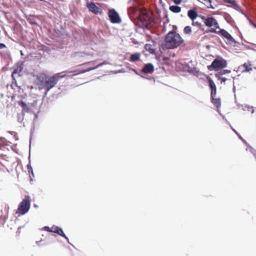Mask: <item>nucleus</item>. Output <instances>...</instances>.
Returning a JSON list of instances; mask_svg holds the SVG:
<instances>
[{
    "label": "nucleus",
    "instance_id": "14",
    "mask_svg": "<svg viewBox=\"0 0 256 256\" xmlns=\"http://www.w3.org/2000/svg\"><path fill=\"white\" fill-rule=\"evenodd\" d=\"M215 96H213L210 97L211 102L217 108H220L221 106V100L220 98H215Z\"/></svg>",
    "mask_w": 256,
    "mask_h": 256
},
{
    "label": "nucleus",
    "instance_id": "35",
    "mask_svg": "<svg viewBox=\"0 0 256 256\" xmlns=\"http://www.w3.org/2000/svg\"><path fill=\"white\" fill-rule=\"evenodd\" d=\"M40 1H44V0H40Z\"/></svg>",
    "mask_w": 256,
    "mask_h": 256
},
{
    "label": "nucleus",
    "instance_id": "17",
    "mask_svg": "<svg viewBox=\"0 0 256 256\" xmlns=\"http://www.w3.org/2000/svg\"><path fill=\"white\" fill-rule=\"evenodd\" d=\"M140 54L139 52H136L132 54L130 58V60L132 62H134L139 60Z\"/></svg>",
    "mask_w": 256,
    "mask_h": 256
},
{
    "label": "nucleus",
    "instance_id": "31",
    "mask_svg": "<svg viewBox=\"0 0 256 256\" xmlns=\"http://www.w3.org/2000/svg\"><path fill=\"white\" fill-rule=\"evenodd\" d=\"M79 54V52H76L74 54V56H78Z\"/></svg>",
    "mask_w": 256,
    "mask_h": 256
},
{
    "label": "nucleus",
    "instance_id": "29",
    "mask_svg": "<svg viewBox=\"0 0 256 256\" xmlns=\"http://www.w3.org/2000/svg\"><path fill=\"white\" fill-rule=\"evenodd\" d=\"M101 65H102V64H98V66H94L92 68H90V70H92V69H94V68H97L98 66H101Z\"/></svg>",
    "mask_w": 256,
    "mask_h": 256
},
{
    "label": "nucleus",
    "instance_id": "5",
    "mask_svg": "<svg viewBox=\"0 0 256 256\" xmlns=\"http://www.w3.org/2000/svg\"><path fill=\"white\" fill-rule=\"evenodd\" d=\"M227 66V62L226 60L224 59L221 56H218L212 62L211 65L208 66V68L210 70H218L219 69H222Z\"/></svg>",
    "mask_w": 256,
    "mask_h": 256
},
{
    "label": "nucleus",
    "instance_id": "11",
    "mask_svg": "<svg viewBox=\"0 0 256 256\" xmlns=\"http://www.w3.org/2000/svg\"><path fill=\"white\" fill-rule=\"evenodd\" d=\"M51 232L58 234V235L64 237L66 240H68L67 236L64 233L62 229L57 226H54L51 228Z\"/></svg>",
    "mask_w": 256,
    "mask_h": 256
},
{
    "label": "nucleus",
    "instance_id": "34",
    "mask_svg": "<svg viewBox=\"0 0 256 256\" xmlns=\"http://www.w3.org/2000/svg\"><path fill=\"white\" fill-rule=\"evenodd\" d=\"M92 64V62H88V64H89V65H90L91 64Z\"/></svg>",
    "mask_w": 256,
    "mask_h": 256
},
{
    "label": "nucleus",
    "instance_id": "21",
    "mask_svg": "<svg viewBox=\"0 0 256 256\" xmlns=\"http://www.w3.org/2000/svg\"><path fill=\"white\" fill-rule=\"evenodd\" d=\"M184 32L186 34H190L192 32V28L190 26H186L184 28Z\"/></svg>",
    "mask_w": 256,
    "mask_h": 256
},
{
    "label": "nucleus",
    "instance_id": "19",
    "mask_svg": "<svg viewBox=\"0 0 256 256\" xmlns=\"http://www.w3.org/2000/svg\"><path fill=\"white\" fill-rule=\"evenodd\" d=\"M170 10L174 13H178L181 11V8L178 6H172L170 7Z\"/></svg>",
    "mask_w": 256,
    "mask_h": 256
},
{
    "label": "nucleus",
    "instance_id": "3",
    "mask_svg": "<svg viewBox=\"0 0 256 256\" xmlns=\"http://www.w3.org/2000/svg\"><path fill=\"white\" fill-rule=\"evenodd\" d=\"M138 17L142 25L147 28H150L154 26V18L152 12L146 9H142Z\"/></svg>",
    "mask_w": 256,
    "mask_h": 256
},
{
    "label": "nucleus",
    "instance_id": "4",
    "mask_svg": "<svg viewBox=\"0 0 256 256\" xmlns=\"http://www.w3.org/2000/svg\"><path fill=\"white\" fill-rule=\"evenodd\" d=\"M201 18L205 25L209 28L208 30L206 31V32L214 33V30L218 31L220 28L219 24L214 18L212 16L206 17L202 16Z\"/></svg>",
    "mask_w": 256,
    "mask_h": 256
},
{
    "label": "nucleus",
    "instance_id": "25",
    "mask_svg": "<svg viewBox=\"0 0 256 256\" xmlns=\"http://www.w3.org/2000/svg\"><path fill=\"white\" fill-rule=\"evenodd\" d=\"M42 229L46 231L51 232V228H49L48 226H44Z\"/></svg>",
    "mask_w": 256,
    "mask_h": 256
},
{
    "label": "nucleus",
    "instance_id": "9",
    "mask_svg": "<svg viewBox=\"0 0 256 256\" xmlns=\"http://www.w3.org/2000/svg\"><path fill=\"white\" fill-rule=\"evenodd\" d=\"M108 16L111 22L113 24L120 22L121 19L118 13L114 9H110L108 10Z\"/></svg>",
    "mask_w": 256,
    "mask_h": 256
},
{
    "label": "nucleus",
    "instance_id": "27",
    "mask_svg": "<svg viewBox=\"0 0 256 256\" xmlns=\"http://www.w3.org/2000/svg\"><path fill=\"white\" fill-rule=\"evenodd\" d=\"M22 67H20V70H18V68L16 69L13 74H16V73H18V72H20L21 70H22Z\"/></svg>",
    "mask_w": 256,
    "mask_h": 256
},
{
    "label": "nucleus",
    "instance_id": "1",
    "mask_svg": "<svg viewBox=\"0 0 256 256\" xmlns=\"http://www.w3.org/2000/svg\"><path fill=\"white\" fill-rule=\"evenodd\" d=\"M64 72L58 73L53 76L40 74L37 76L36 84L39 86L40 89L45 88L46 90L45 94H46L51 88L55 86L61 78L66 76V74H62Z\"/></svg>",
    "mask_w": 256,
    "mask_h": 256
},
{
    "label": "nucleus",
    "instance_id": "22",
    "mask_svg": "<svg viewBox=\"0 0 256 256\" xmlns=\"http://www.w3.org/2000/svg\"><path fill=\"white\" fill-rule=\"evenodd\" d=\"M221 74H216L215 76L219 80H220L221 83L224 82L226 80V78H222L220 76Z\"/></svg>",
    "mask_w": 256,
    "mask_h": 256
},
{
    "label": "nucleus",
    "instance_id": "15",
    "mask_svg": "<svg viewBox=\"0 0 256 256\" xmlns=\"http://www.w3.org/2000/svg\"><path fill=\"white\" fill-rule=\"evenodd\" d=\"M188 16L192 20H195L198 16V12L194 10H190L188 12Z\"/></svg>",
    "mask_w": 256,
    "mask_h": 256
},
{
    "label": "nucleus",
    "instance_id": "13",
    "mask_svg": "<svg viewBox=\"0 0 256 256\" xmlns=\"http://www.w3.org/2000/svg\"><path fill=\"white\" fill-rule=\"evenodd\" d=\"M154 70V66L152 64H148L144 66L142 72L146 74H150Z\"/></svg>",
    "mask_w": 256,
    "mask_h": 256
},
{
    "label": "nucleus",
    "instance_id": "20",
    "mask_svg": "<svg viewBox=\"0 0 256 256\" xmlns=\"http://www.w3.org/2000/svg\"><path fill=\"white\" fill-rule=\"evenodd\" d=\"M204 2V4L208 8H213L212 5V2H211V0H202Z\"/></svg>",
    "mask_w": 256,
    "mask_h": 256
},
{
    "label": "nucleus",
    "instance_id": "7",
    "mask_svg": "<svg viewBox=\"0 0 256 256\" xmlns=\"http://www.w3.org/2000/svg\"><path fill=\"white\" fill-rule=\"evenodd\" d=\"M30 206V200H24L19 204L16 213L23 215L27 212Z\"/></svg>",
    "mask_w": 256,
    "mask_h": 256
},
{
    "label": "nucleus",
    "instance_id": "12",
    "mask_svg": "<svg viewBox=\"0 0 256 256\" xmlns=\"http://www.w3.org/2000/svg\"><path fill=\"white\" fill-rule=\"evenodd\" d=\"M240 68L242 72H248L252 69V64L250 62L244 63L243 64H242Z\"/></svg>",
    "mask_w": 256,
    "mask_h": 256
},
{
    "label": "nucleus",
    "instance_id": "26",
    "mask_svg": "<svg viewBox=\"0 0 256 256\" xmlns=\"http://www.w3.org/2000/svg\"><path fill=\"white\" fill-rule=\"evenodd\" d=\"M173 2L175 4H179L182 2V0H173Z\"/></svg>",
    "mask_w": 256,
    "mask_h": 256
},
{
    "label": "nucleus",
    "instance_id": "24",
    "mask_svg": "<svg viewBox=\"0 0 256 256\" xmlns=\"http://www.w3.org/2000/svg\"><path fill=\"white\" fill-rule=\"evenodd\" d=\"M230 70H224L222 72H219L218 74L222 75V74H226V73H230Z\"/></svg>",
    "mask_w": 256,
    "mask_h": 256
},
{
    "label": "nucleus",
    "instance_id": "28",
    "mask_svg": "<svg viewBox=\"0 0 256 256\" xmlns=\"http://www.w3.org/2000/svg\"><path fill=\"white\" fill-rule=\"evenodd\" d=\"M6 47V45L4 44H0V49H2L5 48Z\"/></svg>",
    "mask_w": 256,
    "mask_h": 256
},
{
    "label": "nucleus",
    "instance_id": "8",
    "mask_svg": "<svg viewBox=\"0 0 256 256\" xmlns=\"http://www.w3.org/2000/svg\"><path fill=\"white\" fill-rule=\"evenodd\" d=\"M214 34L222 36L228 42H234V39L232 36L225 30L220 28L218 31L214 30Z\"/></svg>",
    "mask_w": 256,
    "mask_h": 256
},
{
    "label": "nucleus",
    "instance_id": "6",
    "mask_svg": "<svg viewBox=\"0 0 256 256\" xmlns=\"http://www.w3.org/2000/svg\"><path fill=\"white\" fill-rule=\"evenodd\" d=\"M103 4L94 2H88L86 3V6L88 10L92 14L96 15H102L103 14L102 11Z\"/></svg>",
    "mask_w": 256,
    "mask_h": 256
},
{
    "label": "nucleus",
    "instance_id": "10",
    "mask_svg": "<svg viewBox=\"0 0 256 256\" xmlns=\"http://www.w3.org/2000/svg\"><path fill=\"white\" fill-rule=\"evenodd\" d=\"M207 80L208 84V86L211 90L210 97L213 96H216V87L215 83L213 80L209 76H207Z\"/></svg>",
    "mask_w": 256,
    "mask_h": 256
},
{
    "label": "nucleus",
    "instance_id": "18",
    "mask_svg": "<svg viewBox=\"0 0 256 256\" xmlns=\"http://www.w3.org/2000/svg\"><path fill=\"white\" fill-rule=\"evenodd\" d=\"M225 2L230 4H232L234 8L237 10H238L240 9V7L238 5L235 1V0H223Z\"/></svg>",
    "mask_w": 256,
    "mask_h": 256
},
{
    "label": "nucleus",
    "instance_id": "23",
    "mask_svg": "<svg viewBox=\"0 0 256 256\" xmlns=\"http://www.w3.org/2000/svg\"><path fill=\"white\" fill-rule=\"evenodd\" d=\"M192 24L194 26H197L198 27H200L202 26V24L200 22L198 21H194V20H192Z\"/></svg>",
    "mask_w": 256,
    "mask_h": 256
},
{
    "label": "nucleus",
    "instance_id": "2",
    "mask_svg": "<svg viewBox=\"0 0 256 256\" xmlns=\"http://www.w3.org/2000/svg\"><path fill=\"white\" fill-rule=\"evenodd\" d=\"M183 42V39L176 31L169 32L165 38V46L168 49L177 48Z\"/></svg>",
    "mask_w": 256,
    "mask_h": 256
},
{
    "label": "nucleus",
    "instance_id": "16",
    "mask_svg": "<svg viewBox=\"0 0 256 256\" xmlns=\"http://www.w3.org/2000/svg\"><path fill=\"white\" fill-rule=\"evenodd\" d=\"M18 104L22 108V112H28L29 108H28L27 104L24 101H18Z\"/></svg>",
    "mask_w": 256,
    "mask_h": 256
},
{
    "label": "nucleus",
    "instance_id": "30",
    "mask_svg": "<svg viewBox=\"0 0 256 256\" xmlns=\"http://www.w3.org/2000/svg\"><path fill=\"white\" fill-rule=\"evenodd\" d=\"M250 23H251L252 25L253 26H254V28H256V24H254V23L252 22V21L250 22Z\"/></svg>",
    "mask_w": 256,
    "mask_h": 256
},
{
    "label": "nucleus",
    "instance_id": "33",
    "mask_svg": "<svg viewBox=\"0 0 256 256\" xmlns=\"http://www.w3.org/2000/svg\"><path fill=\"white\" fill-rule=\"evenodd\" d=\"M239 138L242 140V141H244V140L242 138L239 136Z\"/></svg>",
    "mask_w": 256,
    "mask_h": 256
},
{
    "label": "nucleus",
    "instance_id": "32",
    "mask_svg": "<svg viewBox=\"0 0 256 256\" xmlns=\"http://www.w3.org/2000/svg\"><path fill=\"white\" fill-rule=\"evenodd\" d=\"M30 170L32 171V174L33 175V172H32V168H30ZM28 172H30V170H28Z\"/></svg>",
    "mask_w": 256,
    "mask_h": 256
}]
</instances>
